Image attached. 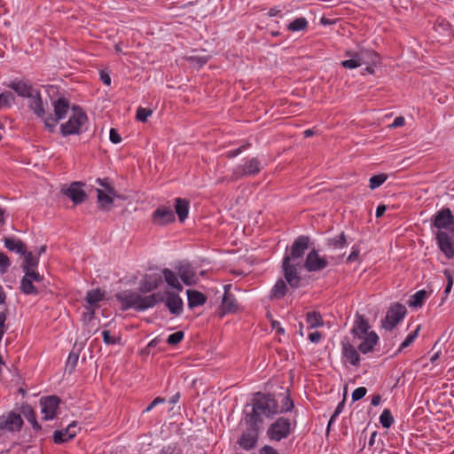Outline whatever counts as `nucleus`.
<instances>
[{"mask_svg":"<svg viewBox=\"0 0 454 454\" xmlns=\"http://www.w3.org/2000/svg\"><path fill=\"white\" fill-rule=\"evenodd\" d=\"M252 404V411L246 418L248 425H260L262 422V416L270 418L279 413L278 402L270 394L256 393L253 398Z\"/></svg>","mask_w":454,"mask_h":454,"instance_id":"obj_1","label":"nucleus"},{"mask_svg":"<svg viewBox=\"0 0 454 454\" xmlns=\"http://www.w3.org/2000/svg\"><path fill=\"white\" fill-rule=\"evenodd\" d=\"M369 330L370 325L364 316L357 314L351 329V333L354 343H356V340H360V343L357 344V349L363 354L372 352L379 340L377 333Z\"/></svg>","mask_w":454,"mask_h":454,"instance_id":"obj_2","label":"nucleus"},{"mask_svg":"<svg viewBox=\"0 0 454 454\" xmlns=\"http://www.w3.org/2000/svg\"><path fill=\"white\" fill-rule=\"evenodd\" d=\"M117 300L121 303L123 309L134 308L138 311L153 308L158 302L163 301V296L158 294H153L148 296H142L137 293L125 291L116 294Z\"/></svg>","mask_w":454,"mask_h":454,"instance_id":"obj_3","label":"nucleus"},{"mask_svg":"<svg viewBox=\"0 0 454 454\" xmlns=\"http://www.w3.org/2000/svg\"><path fill=\"white\" fill-rule=\"evenodd\" d=\"M20 97L30 98L29 107L34 114L39 117L43 118L45 109L40 92L33 88L30 82L25 81H12L9 85Z\"/></svg>","mask_w":454,"mask_h":454,"instance_id":"obj_4","label":"nucleus"},{"mask_svg":"<svg viewBox=\"0 0 454 454\" xmlns=\"http://www.w3.org/2000/svg\"><path fill=\"white\" fill-rule=\"evenodd\" d=\"M87 121V115L80 107H74L69 120L60 127L63 136L79 134L81 128Z\"/></svg>","mask_w":454,"mask_h":454,"instance_id":"obj_5","label":"nucleus"},{"mask_svg":"<svg viewBox=\"0 0 454 454\" xmlns=\"http://www.w3.org/2000/svg\"><path fill=\"white\" fill-rule=\"evenodd\" d=\"M54 109V116L44 114L43 118H41L46 128H48L51 131L56 127L57 123L59 120L63 119L68 110H69V102L67 99L60 98L57 99L53 103Z\"/></svg>","mask_w":454,"mask_h":454,"instance_id":"obj_6","label":"nucleus"},{"mask_svg":"<svg viewBox=\"0 0 454 454\" xmlns=\"http://www.w3.org/2000/svg\"><path fill=\"white\" fill-rule=\"evenodd\" d=\"M262 169V163L256 157L247 160L243 164L237 166L233 169V176L239 179L244 176H254Z\"/></svg>","mask_w":454,"mask_h":454,"instance_id":"obj_7","label":"nucleus"},{"mask_svg":"<svg viewBox=\"0 0 454 454\" xmlns=\"http://www.w3.org/2000/svg\"><path fill=\"white\" fill-rule=\"evenodd\" d=\"M291 432V423L288 419L279 418L270 425L267 431L268 436L274 441H281L286 438Z\"/></svg>","mask_w":454,"mask_h":454,"instance_id":"obj_8","label":"nucleus"},{"mask_svg":"<svg viewBox=\"0 0 454 454\" xmlns=\"http://www.w3.org/2000/svg\"><path fill=\"white\" fill-rule=\"evenodd\" d=\"M406 314V308L400 304L395 303L392 305L387 311L385 319L382 322V326L386 330L391 331L394 327L403 319Z\"/></svg>","mask_w":454,"mask_h":454,"instance_id":"obj_9","label":"nucleus"},{"mask_svg":"<svg viewBox=\"0 0 454 454\" xmlns=\"http://www.w3.org/2000/svg\"><path fill=\"white\" fill-rule=\"evenodd\" d=\"M299 268H301V262H293L288 258H283L282 269L284 277L288 285L293 288L299 287L301 280L298 273Z\"/></svg>","mask_w":454,"mask_h":454,"instance_id":"obj_10","label":"nucleus"},{"mask_svg":"<svg viewBox=\"0 0 454 454\" xmlns=\"http://www.w3.org/2000/svg\"><path fill=\"white\" fill-rule=\"evenodd\" d=\"M23 426V419L19 413L9 411L0 416V430L8 432H20Z\"/></svg>","mask_w":454,"mask_h":454,"instance_id":"obj_11","label":"nucleus"},{"mask_svg":"<svg viewBox=\"0 0 454 454\" xmlns=\"http://www.w3.org/2000/svg\"><path fill=\"white\" fill-rule=\"evenodd\" d=\"M309 238L308 236H299L293 243L289 254H286L284 258H288L290 262H299L309 248Z\"/></svg>","mask_w":454,"mask_h":454,"instance_id":"obj_12","label":"nucleus"},{"mask_svg":"<svg viewBox=\"0 0 454 454\" xmlns=\"http://www.w3.org/2000/svg\"><path fill=\"white\" fill-rule=\"evenodd\" d=\"M60 399L56 395L42 397L40 399L41 411L44 420L53 419L56 416Z\"/></svg>","mask_w":454,"mask_h":454,"instance_id":"obj_13","label":"nucleus"},{"mask_svg":"<svg viewBox=\"0 0 454 454\" xmlns=\"http://www.w3.org/2000/svg\"><path fill=\"white\" fill-rule=\"evenodd\" d=\"M303 266L309 272L319 271L328 266V262L313 249L307 254Z\"/></svg>","mask_w":454,"mask_h":454,"instance_id":"obj_14","label":"nucleus"},{"mask_svg":"<svg viewBox=\"0 0 454 454\" xmlns=\"http://www.w3.org/2000/svg\"><path fill=\"white\" fill-rule=\"evenodd\" d=\"M83 184L73 182L67 188H63L62 192L75 205L81 204L87 199V194L82 189Z\"/></svg>","mask_w":454,"mask_h":454,"instance_id":"obj_15","label":"nucleus"},{"mask_svg":"<svg viewBox=\"0 0 454 454\" xmlns=\"http://www.w3.org/2000/svg\"><path fill=\"white\" fill-rule=\"evenodd\" d=\"M249 426L239 441V446L246 450L254 448L258 440L259 425Z\"/></svg>","mask_w":454,"mask_h":454,"instance_id":"obj_16","label":"nucleus"},{"mask_svg":"<svg viewBox=\"0 0 454 454\" xmlns=\"http://www.w3.org/2000/svg\"><path fill=\"white\" fill-rule=\"evenodd\" d=\"M432 223L439 230L446 229L454 223V215L450 208H442L433 216Z\"/></svg>","mask_w":454,"mask_h":454,"instance_id":"obj_17","label":"nucleus"},{"mask_svg":"<svg viewBox=\"0 0 454 454\" xmlns=\"http://www.w3.org/2000/svg\"><path fill=\"white\" fill-rule=\"evenodd\" d=\"M162 283V276L159 273L146 274L140 282L139 290L141 293H150Z\"/></svg>","mask_w":454,"mask_h":454,"instance_id":"obj_18","label":"nucleus"},{"mask_svg":"<svg viewBox=\"0 0 454 454\" xmlns=\"http://www.w3.org/2000/svg\"><path fill=\"white\" fill-rule=\"evenodd\" d=\"M78 429L77 424L75 422H72L66 429L56 430L53 434L54 442L60 444L73 439L76 435Z\"/></svg>","mask_w":454,"mask_h":454,"instance_id":"obj_19","label":"nucleus"},{"mask_svg":"<svg viewBox=\"0 0 454 454\" xmlns=\"http://www.w3.org/2000/svg\"><path fill=\"white\" fill-rule=\"evenodd\" d=\"M436 239L439 248L446 257L449 259L454 257V247L450 236L446 232L439 231L436 234Z\"/></svg>","mask_w":454,"mask_h":454,"instance_id":"obj_20","label":"nucleus"},{"mask_svg":"<svg viewBox=\"0 0 454 454\" xmlns=\"http://www.w3.org/2000/svg\"><path fill=\"white\" fill-rule=\"evenodd\" d=\"M153 222L160 225H164L175 220V215L170 207H159L153 215Z\"/></svg>","mask_w":454,"mask_h":454,"instance_id":"obj_21","label":"nucleus"},{"mask_svg":"<svg viewBox=\"0 0 454 454\" xmlns=\"http://www.w3.org/2000/svg\"><path fill=\"white\" fill-rule=\"evenodd\" d=\"M165 305L174 315H180L183 312V301L180 296L175 293H167Z\"/></svg>","mask_w":454,"mask_h":454,"instance_id":"obj_22","label":"nucleus"},{"mask_svg":"<svg viewBox=\"0 0 454 454\" xmlns=\"http://www.w3.org/2000/svg\"><path fill=\"white\" fill-rule=\"evenodd\" d=\"M178 275L182 281L187 285L191 286L197 283V276L194 269L188 263L182 264L178 267Z\"/></svg>","mask_w":454,"mask_h":454,"instance_id":"obj_23","label":"nucleus"},{"mask_svg":"<svg viewBox=\"0 0 454 454\" xmlns=\"http://www.w3.org/2000/svg\"><path fill=\"white\" fill-rule=\"evenodd\" d=\"M342 352L343 356L352 365H358L360 362V356L357 349L348 340H342Z\"/></svg>","mask_w":454,"mask_h":454,"instance_id":"obj_24","label":"nucleus"},{"mask_svg":"<svg viewBox=\"0 0 454 454\" xmlns=\"http://www.w3.org/2000/svg\"><path fill=\"white\" fill-rule=\"evenodd\" d=\"M227 287V286H224L225 292L222 300L221 316H223L226 313L234 312L238 309L237 301L234 296L228 292Z\"/></svg>","mask_w":454,"mask_h":454,"instance_id":"obj_25","label":"nucleus"},{"mask_svg":"<svg viewBox=\"0 0 454 454\" xmlns=\"http://www.w3.org/2000/svg\"><path fill=\"white\" fill-rule=\"evenodd\" d=\"M360 66L363 65H377L380 61L379 55L372 50L363 49L357 52H355Z\"/></svg>","mask_w":454,"mask_h":454,"instance_id":"obj_26","label":"nucleus"},{"mask_svg":"<svg viewBox=\"0 0 454 454\" xmlns=\"http://www.w3.org/2000/svg\"><path fill=\"white\" fill-rule=\"evenodd\" d=\"M4 247L9 250L15 252L20 255L25 254L27 252V245L19 239L12 237L4 238Z\"/></svg>","mask_w":454,"mask_h":454,"instance_id":"obj_27","label":"nucleus"},{"mask_svg":"<svg viewBox=\"0 0 454 454\" xmlns=\"http://www.w3.org/2000/svg\"><path fill=\"white\" fill-rule=\"evenodd\" d=\"M116 194L105 192L101 189H97V198L99 208L102 210L109 211L114 203V198Z\"/></svg>","mask_w":454,"mask_h":454,"instance_id":"obj_28","label":"nucleus"},{"mask_svg":"<svg viewBox=\"0 0 454 454\" xmlns=\"http://www.w3.org/2000/svg\"><path fill=\"white\" fill-rule=\"evenodd\" d=\"M187 297H188V305L190 308L201 306L207 301L206 296L202 293L196 291V290H188Z\"/></svg>","mask_w":454,"mask_h":454,"instance_id":"obj_29","label":"nucleus"},{"mask_svg":"<svg viewBox=\"0 0 454 454\" xmlns=\"http://www.w3.org/2000/svg\"><path fill=\"white\" fill-rule=\"evenodd\" d=\"M176 213L178 215L180 222H184L188 215L189 202L186 200L176 198L175 204Z\"/></svg>","mask_w":454,"mask_h":454,"instance_id":"obj_30","label":"nucleus"},{"mask_svg":"<svg viewBox=\"0 0 454 454\" xmlns=\"http://www.w3.org/2000/svg\"><path fill=\"white\" fill-rule=\"evenodd\" d=\"M162 275L164 277L166 283L169 286H171L172 288H175L178 291H182L183 286L179 283L178 278H177L176 275L175 274V272H173L169 269H164L162 271Z\"/></svg>","mask_w":454,"mask_h":454,"instance_id":"obj_31","label":"nucleus"},{"mask_svg":"<svg viewBox=\"0 0 454 454\" xmlns=\"http://www.w3.org/2000/svg\"><path fill=\"white\" fill-rule=\"evenodd\" d=\"M22 413L24 417L27 419L28 422L32 424L33 429L35 431H39L41 429V426L36 420L35 413L34 410L29 405L22 406Z\"/></svg>","mask_w":454,"mask_h":454,"instance_id":"obj_32","label":"nucleus"},{"mask_svg":"<svg viewBox=\"0 0 454 454\" xmlns=\"http://www.w3.org/2000/svg\"><path fill=\"white\" fill-rule=\"evenodd\" d=\"M24 258V262L21 265L22 270L24 269L26 270H31V269H36L39 262V258L36 255H34L31 252H26L25 254H22Z\"/></svg>","mask_w":454,"mask_h":454,"instance_id":"obj_33","label":"nucleus"},{"mask_svg":"<svg viewBox=\"0 0 454 454\" xmlns=\"http://www.w3.org/2000/svg\"><path fill=\"white\" fill-rule=\"evenodd\" d=\"M103 298L104 294L99 289H95L87 293L85 300L91 307H97Z\"/></svg>","mask_w":454,"mask_h":454,"instance_id":"obj_34","label":"nucleus"},{"mask_svg":"<svg viewBox=\"0 0 454 454\" xmlns=\"http://www.w3.org/2000/svg\"><path fill=\"white\" fill-rule=\"evenodd\" d=\"M306 321L310 328L322 326L324 325L319 312L310 311L306 314Z\"/></svg>","mask_w":454,"mask_h":454,"instance_id":"obj_35","label":"nucleus"},{"mask_svg":"<svg viewBox=\"0 0 454 454\" xmlns=\"http://www.w3.org/2000/svg\"><path fill=\"white\" fill-rule=\"evenodd\" d=\"M20 290L27 295L37 294L39 292L34 282L24 277L20 281Z\"/></svg>","mask_w":454,"mask_h":454,"instance_id":"obj_36","label":"nucleus"},{"mask_svg":"<svg viewBox=\"0 0 454 454\" xmlns=\"http://www.w3.org/2000/svg\"><path fill=\"white\" fill-rule=\"evenodd\" d=\"M287 291V286L283 279H278L271 290V295L274 298L279 299L285 296Z\"/></svg>","mask_w":454,"mask_h":454,"instance_id":"obj_37","label":"nucleus"},{"mask_svg":"<svg viewBox=\"0 0 454 454\" xmlns=\"http://www.w3.org/2000/svg\"><path fill=\"white\" fill-rule=\"evenodd\" d=\"M427 298V292L425 290H419L416 292L409 302L411 307L418 308L421 307Z\"/></svg>","mask_w":454,"mask_h":454,"instance_id":"obj_38","label":"nucleus"},{"mask_svg":"<svg viewBox=\"0 0 454 454\" xmlns=\"http://www.w3.org/2000/svg\"><path fill=\"white\" fill-rule=\"evenodd\" d=\"M347 239L344 232L339 236L328 239V246L333 249L342 248L346 246Z\"/></svg>","mask_w":454,"mask_h":454,"instance_id":"obj_39","label":"nucleus"},{"mask_svg":"<svg viewBox=\"0 0 454 454\" xmlns=\"http://www.w3.org/2000/svg\"><path fill=\"white\" fill-rule=\"evenodd\" d=\"M387 179V175L384 174V173L372 176L370 178V180H369V182H370V184H369L370 189L371 190L377 189L381 184H383Z\"/></svg>","mask_w":454,"mask_h":454,"instance_id":"obj_40","label":"nucleus"},{"mask_svg":"<svg viewBox=\"0 0 454 454\" xmlns=\"http://www.w3.org/2000/svg\"><path fill=\"white\" fill-rule=\"evenodd\" d=\"M308 21L305 18H297L288 25V30L290 31H301L307 27Z\"/></svg>","mask_w":454,"mask_h":454,"instance_id":"obj_41","label":"nucleus"},{"mask_svg":"<svg viewBox=\"0 0 454 454\" xmlns=\"http://www.w3.org/2000/svg\"><path fill=\"white\" fill-rule=\"evenodd\" d=\"M419 330H420V325H418L417 328L413 332H411V333H409L407 335L405 340L400 345V347L397 350V353H400L403 348L409 347L415 340V339L418 337Z\"/></svg>","mask_w":454,"mask_h":454,"instance_id":"obj_42","label":"nucleus"},{"mask_svg":"<svg viewBox=\"0 0 454 454\" xmlns=\"http://www.w3.org/2000/svg\"><path fill=\"white\" fill-rule=\"evenodd\" d=\"M380 422L385 428H389L394 423V418L388 409H385L380 416Z\"/></svg>","mask_w":454,"mask_h":454,"instance_id":"obj_43","label":"nucleus"},{"mask_svg":"<svg viewBox=\"0 0 454 454\" xmlns=\"http://www.w3.org/2000/svg\"><path fill=\"white\" fill-rule=\"evenodd\" d=\"M186 59L191 63V65L198 68L201 67L208 61L207 56L197 55L189 56Z\"/></svg>","mask_w":454,"mask_h":454,"instance_id":"obj_44","label":"nucleus"},{"mask_svg":"<svg viewBox=\"0 0 454 454\" xmlns=\"http://www.w3.org/2000/svg\"><path fill=\"white\" fill-rule=\"evenodd\" d=\"M35 270L36 269H31V270L30 269L29 270L24 269V270H23L24 278H27L28 280L35 282V283L42 282L43 278Z\"/></svg>","mask_w":454,"mask_h":454,"instance_id":"obj_45","label":"nucleus"},{"mask_svg":"<svg viewBox=\"0 0 454 454\" xmlns=\"http://www.w3.org/2000/svg\"><path fill=\"white\" fill-rule=\"evenodd\" d=\"M14 101V96L10 91L0 93V109L4 106H11Z\"/></svg>","mask_w":454,"mask_h":454,"instance_id":"obj_46","label":"nucleus"},{"mask_svg":"<svg viewBox=\"0 0 454 454\" xmlns=\"http://www.w3.org/2000/svg\"><path fill=\"white\" fill-rule=\"evenodd\" d=\"M184 337L183 331H177L168 337L167 343L171 346L177 345L180 343Z\"/></svg>","mask_w":454,"mask_h":454,"instance_id":"obj_47","label":"nucleus"},{"mask_svg":"<svg viewBox=\"0 0 454 454\" xmlns=\"http://www.w3.org/2000/svg\"><path fill=\"white\" fill-rule=\"evenodd\" d=\"M348 54L349 55V53H348ZM350 56H351V59L343 60L341 62V66L345 68H349V69H353V68L360 67V63L357 59L356 53L350 54Z\"/></svg>","mask_w":454,"mask_h":454,"instance_id":"obj_48","label":"nucleus"},{"mask_svg":"<svg viewBox=\"0 0 454 454\" xmlns=\"http://www.w3.org/2000/svg\"><path fill=\"white\" fill-rule=\"evenodd\" d=\"M153 111L147 108L138 107L137 110V119L140 121H146L147 118L151 116Z\"/></svg>","mask_w":454,"mask_h":454,"instance_id":"obj_49","label":"nucleus"},{"mask_svg":"<svg viewBox=\"0 0 454 454\" xmlns=\"http://www.w3.org/2000/svg\"><path fill=\"white\" fill-rule=\"evenodd\" d=\"M10 265L11 262L8 256L4 253L0 252V273L4 274Z\"/></svg>","mask_w":454,"mask_h":454,"instance_id":"obj_50","label":"nucleus"},{"mask_svg":"<svg viewBox=\"0 0 454 454\" xmlns=\"http://www.w3.org/2000/svg\"><path fill=\"white\" fill-rule=\"evenodd\" d=\"M344 404H345V399H343L339 404L338 406L336 407L333 414L331 416L330 418V420L328 422V425H327V431H329L333 422L334 421V419L339 416V414L342 411L343 408H344Z\"/></svg>","mask_w":454,"mask_h":454,"instance_id":"obj_51","label":"nucleus"},{"mask_svg":"<svg viewBox=\"0 0 454 454\" xmlns=\"http://www.w3.org/2000/svg\"><path fill=\"white\" fill-rule=\"evenodd\" d=\"M367 393V389L364 387H359L356 388L352 393L353 402L362 399Z\"/></svg>","mask_w":454,"mask_h":454,"instance_id":"obj_52","label":"nucleus"},{"mask_svg":"<svg viewBox=\"0 0 454 454\" xmlns=\"http://www.w3.org/2000/svg\"><path fill=\"white\" fill-rule=\"evenodd\" d=\"M78 362V355L75 353H70L67 362V367L70 368V371L74 370Z\"/></svg>","mask_w":454,"mask_h":454,"instance_id":"obj_53","label":"nucleus"},{"mask_svg":"<svg viewBox=\"0 0 454 454\" xmlns=\"http://www.w3.org/2000/svg\"><path fill=\"white\" fill-rule=\"evenodd\" d=\"M294 408L293 401L288 397H284V403L281 408H279V412L289 411Z\"/></svg>","mask_w":454,"mask_h":454,"instance_id":"obj_54","label":"nucleus"},{"mask_svg":"<svg viewBox=\"0 0 454 454\" xmlns=\"http://www.w3.org/2000/svg\"><path fill=\"white\" fill-rule=\"evenodd\" d=\"M98 182L99 183V184L105 188L106 192H109V193H112V194H116V191L114 190V188L109 184L108 180L107 179H98Z\"/></svg>","mask_w":454,"mask_h":454,"instance_id":"obj_55","label":"nucleus"},{"mask_svg":"<svg viewBox=\"0 0 454 454\" xmlns=\"http://www.w3.org/2000/svg\"><path fill=\"white\" fill-rule=\"evenodd\" d=\"M102 337H103V340L106 344H114L116 343V338L111 336L110 334V332L109 331H103L102 332Z\"/></svg>","mask_w":454,"mask_h":454,"instance_id":"obj_56","label":"nucleus"},{"mask_svg":"<svg viewBox=\"0 0 454 454\" xmlns=\"http://www.w3.org/2000/svg\"><path fill=\"white\" fill-rule=\"evenodd\" d=\"M165 403V398L163 397H156L146 408L145 410L144 411V412H149L151 411L156 405L160 404V403Z\"/></svg>","mask_w":454,"mask_h":454,"instance_id":"obj_57","label":"nucleus"},{"mask_svg":"<svg viewBox=\"0 0 454 454\" xmlns=\"http://www.w3.org/2000/svg\"><path fill=\"white\" fill-rule=\"evenodd\" d=\"M110 141L113 143V144H119L121 141V136L119 135V133L117 132V130L115 129H110Z\"/></svg>","mask_w":454,"mask_h":454,"instance_id":"obj_58","label":"nucleus"},{"mask_svg":"<svg viewBox=\"0 0 454 454\" xmlns=\"http://www.w3.org/2000/svg\"><path fill=\"white\" fill-rule=\"evenodd\" d=\"M249 145H247L248 146ZM247 147V145H242L239 148H237L236 150H232V151H230L227 153V157L228 158H234L236 156H238L239 153H241L245 148Z\"/></svg>","mask_w":454,"mask_h":454,"instance_id":"obj_59","label":"nucleus"},{"mask_svg":"<svg viewBox=\"0 0 454 454\" xmlns=\"http://www.w3.org/2000/svg\"><path fill=\"white\" fill-rule=\"evenodd\" d=\"M322 338L321 333L316 331L309 334V339L313 343H317Z\"/></svg>","mask_w":454,"mask_h":454,"instance_id":"obj_60","label":"nucleus"},{"mask_svg":"<svg viewBox=\"0 0 454 454\" xmlns=\"http://www.w3.org/2000/svg\"><path fill=\"white\" fill-rule=\"evenodd\" d=\"M405 123V120L403 116L396 117L393 123L390 125L391 128H398L403 126Z\"/></svg>","mask_w":454,"mask_h":454,"instance_id":"obj_61","label":"nucleus"},{"mask_svg":"<svg viewBox=\"0 0 454 454\" xmlns=\"http://www.w3.org/2000/svg\"><path fill=\"white\" fill-rule=\"evenodd\" d=\"M358 255H359V249L356 247H353V251L347 258V262H352L356 261L358 258Z\"/></svg>","mask_w":454,"mask_h":454,"instance_id":"obj_62","label":"nucleus"},{"mask_svg":"<svg viewBox=\"0 0 454 454\" xmlns=\"http://www.w3.org/2000/svg\"><path fill=\"white\" fill-rule=\"evenodd\" d=\"M100 79L106 85L111 84V77L108 73L100 71Z\"/></svg>","mask_w":454,"mask_h":454,"instance_id":"obj_63","label":"nucleus"},{"mask_svg":"<svg viewBox=\"0 0 454 454\" xmlns=\"http://www.w3.org/2000/svg\"><path fill=\"white\" fill-rule=\"evenodd\" d=\"M260 454H278V451L271 446H264L261 449Z\"/></svg>","mask_w":454,"mask_h":454,"instance_id":"obj_64","label":"nucleus"}]
</instances>
